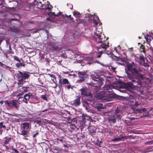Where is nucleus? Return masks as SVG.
Segmentation results:
<instances>
[{
	"instance_id": "1",
	"label": "nucleus",
	"mask_w": 153,
	"mask_h": 153,
	"mask_svg": "<svg viewBox=\"0 0 153 153\" xmlns=\"http://www.w3.org/2000/svg\"><path fill=\"white\" fill-rule=\"evenodd\" d=\"M127 70L126 73L128 79L131 82H124L123 84L124 88L129 92L133 91V86L140 87L142 86V80L146 79L144 74H142L141 68L134 62L128 63L127 64Z\"/></svg>"
},
{
	"instance_id": "2",
	"label": "nucleus",
	"mask_w": 153,
	"mask_h": 153,
	"mask_svg": "<svg viewBox=\"0 0 153 153\" xmlns=\"http://www.w3.org/2000/svg\"><path fill=\"white\" fill-rule=\"evenodd\" d=\"M97 39H93V41L97 43H101L99 47H97L98 53L97 58H100L103 53H106L105 51L109 47V43L108 42H104L102 41V39H99V40L97 41Z\"/></svg>"
},
{
	"instance_id": "3",
	"label": "nucleus",
	"mask_w": 153,
	"mask_h": 153,
	"mask_svg": "<svg viewBox=\"0 0 153 153\" xmlns=\"http://www.w3.org/2000/svg\"><path fill=\"white\" fill-rule=\"evenodd\" d=\"M111 89L110 87H108L106 89V91L103 99L104 101H110L113 99H117L120 100H123L124 97L119 96L115 93H110Z\"/></svg>"
},
{
	"instance_id": "4",
	"label": "nucleus",
	"mask_w": 153,
	"mask_h": 153,
	"mask_svg": "<svg viewBox=\"0 0 153 153\" xmlns=\"http://www.w3.org/2000/svg\"><path fill=\"white\" fill-rule=\"evenodd\" d=\"M31 124L30 122H25L21 124L20 134L24 137H27Z\"/></svg>"
},
{
	"instance_id": "5",
	"label": "nucleus",
	"mask_w": 153,
	"mask_h": 153,
	"mask_svg": "<svg viewBox=\"0 0 153 153\" xmlns=\"http://www.w3.org/2000/svg\"><path fill=\"white\" fill-rule=\"evenodd\" d=\"M86 84L89 86H91L89 87L91 88V91L94 95L100 89L103 83H94L93 81H91L90 82L86 83Z\"/></svg>"
},
{
	"instance_id": "6",
	"label": "nucleus",
	"mask_w": 153,
	"mask_h": 153,
	"mask_svg": "<svg viewBox=\"0 0 153 153\" xmlns=\"http://www.w3.org/2000/svg\"><path fill=\"white\" fill-rule=\"evenodd\" d=\"M4 103L7 109L15 108L17 110L19 108V105L18 103V101L16 100L8 101L5 100Z\"/></svg>"
},
{
	"instance_id": "7",
	"label": "nucleus",
	"mask_w": 153,
	"mask_h": 153,
	"mask_svg": "<svg viewBox=\"0 0 153 153\" xmlns=\"http://www.w3.org/2000/svg\"><path fill=\"white\" fill-rule=\"evenodd\" d=\"M18 72L19 74H16V77L17 79H19L21 81H23L24 80L28 79L30 77L29 74L27 72H22L20 71H18Z\"/></svg>"
},
{
	"instance_id": "8",
	"label": "nucleus",
	"mask_w": 153,
	"mask_h": 153,
	"mask_svg": "<svg viewBox=\"0 0 153 153\" xmlns=\"http://www.w3.org/2000/svg\"><path fill=\"white\" fill-rule=\"evenodd\" d=\"M81 95L83 97H88L90 98L93 97V94L88 91V88L86 87H83L80 90Z\"/></svg>"
},
{
	"instance_id": "9",
	"label": "nucleus",
	"mask_w": 153,
	"mask_h": 153,
	"mask_svg": "<svg viewBox=\"0 0 153 153\" xmlns=\"http://www.w3.org/2000/svg\"><path fill=\"white\" fill-rule=\"evenodd\" d=\"M107 87H105L104 88V90L103 91H99L97 92L96 94L94 95V96L98 99L100 100L102 99L103 100L104 96H105Z\"/></svg>"
},
{
	"instance_id": "10",
	"label": "nucleus",
	"mask_w": 153,
	"mask_h": 153,
	"mask_svg": "<svg viewBox=\"0 0 153 153\" xmlns=\"http://www.w3.org/2000/svg\"><path fill=\"white\" fill-rule=\"evenodd\" d=\"M69 84L68 80L66 79H62L60 77L59 79L58 86L59 88V91H60L62 87V85H66Z\"/></svg>"
},
{
	"instance_id": "11",
	"label": "nucleus",
	"mask_w": 153,
	"mask_h": 153,
	"mask_svg": "<svg viewBox=\"0 0 153 153\" xmlns=\"http://www.w3.org/2000/svg\"><path fill=\"white\" fill-rule=\"evenodd\" d=\"M91 78L92 80L95 82V83H103V82L104 81V79H101L99 76L96 74L92 75Z\"/></svg>"
},
{
	"instance_id": "12",
	"label": "nucleus",
	"mask_w": 153,
	"mask_h": 153,
	"mask_svg": "<svg viewBox=\"0 0 153 153\" xmlns=\"http://www.w3.org/2000/svg\"><path fill=\"white\" fill-rule=\"evenodd\" d=\"M78 76L80 79L78 81L79 82H80L84 80L88 76L87 75L85 72H79L78 73Z\"/></svg>"
},
{
	"instance_id": "13",
	"label": "nucleus",
	"mask_w": 153,
	"mask_h": 153,
	"mask_svg": "<svg viewBox=\"0 0 153 153\" xmlns=\"http://www.w3.org/2000/svg\"><path fill=\"white\" fill-rule=\"evenodd\" d=\"M80 96H77L76 99L73 101L71 102V105L75 107H77L80 105L81 102Z\"/></svg>"
},
{
	"instance_id": "14",
	"label": "nucleus",
	"mask_w": 153,
	"mask_h": 153,
	"mask_svg": "<svg viewBox=\"0 0 153 153\" xmlns=\"http://www.w3.org/2000/svg\"><path fill=\"white\" fill-rule=\"evenodd\" d=\"M146 109L145 108L141 109L131 108L130 110L131 113H141L142 112L146 111Z\"/></svg>"
},
{
	"instance_id": "15",
	"label": "nucleus",
	"mask_w": 153,
	"mask_h": 153,
	"mask_svg": "<svg viewBox=\"0 0 153 153\" xmlns=\"http://www.w3.org/2000/svg\"><path fill=\"white\" fill-rule=\"evenodd\" d=\"M34 96L33 95L32 93L29 92L27 94H26L24 97H20L19 99H24L25 100H29L30 98H34Z\"/></svg>"
},
{
	"instance_id": "16",
	"label": "nucleus",
	"mask_w": 153,
	"mask_h": 153,
	"mask_svg": "<svg viewBox=\"0 0 153 153\" xmlns=\"http://www.w3.org/2000/svg\"><path fill=\"white\" fill-rule=\"evenodd\" d=\"M149 62L146 58H145V59L143 61H140V64L145 67H149Z\"/></svg>"
},
{
	"instance_id": "17",
	"label": "nucleus",
	"mask_w": 153,
	"mask_h": 153,
	"mask_svg": "<svg viewBox=\"0 0 153 153\" xmlns=\"http://www.w3.org/2000/svg\"><path fill=\"white\" fill-rule=\"evenodd\" d=\"M96 128L94 126L90 127L88 128L89 132L92 135H94L96 133Z\"/></svg>"
},
{
	"instance_id": "18",
	"label": "nucleus",
	"mask_w": 153,
	"mask_h": 153,
	"mask_svg": "<svg viewBox=\"0 0 153 153\" xmlns=\"http://www.w3.org/2000/svg\"><path fill=\"white\" fill-rule=\"evenodd\" d=\"M127 138V137H124L122 134L120 135L119 136V137H115L114 139H113L111 140V141L113 142L120 141L123 140V139H126V138Z\"/></svg>"
},
{
	"instance_id": "19",
	"label": "nucleus",
	"mask_w": 153,
	"mask_h": 153,
	"mask_svg": "<svg viewBox=\"0 0 153 153\" xmlns=\"http://www.w3.org/2000/svg\"><path fill=\"white\" fill-rule=\"evenodd\" d=\"M78 123H79L78 125L79 128L81 130L85 126V121L83 119L82 120H79Z\"/></svg>"
},
{
	"instance_id": "20",
	"label": "nucleus",
	"mask_w": 153,
	"mask_h": 153,
	"mask_svg": "<svg viewBox=\"0 0 153 153\" xmlns=\"http://www.w3.org/2000/svg\"><path fill=\"white\" fill-rule=\"evenodd\" d=\"M49 45L50 46H52L53 48V51H57L59 50L58 47L55 45V44L54 43L52 42H50L49 43Z\"/></svg>"
},
{
	"instance_id": "21",
	"label": "nucleus",
	"mask_w": 153,
	"mask_h": 153,
	"mask_svg": "<svg viewBox=\"0 0 153 153\" xmlns=\"http://www.w3.org/2000/svg\"><path fill=\"white\" fill-rule=\"evenodd\" d=\"M142 34L144 35L145 38H153V33H149V34L143 33Z\"/></svg>"
},
{
	"instance_id": "22",
	"label": "nucleus",
	"mask_w": 153,
	"mask_h": 153,
	"mask_svg": "<svg viewBox=\"0 0 153 153\" xmlns=\"http://www.w3.org/2000/svg\"><path fill=\"white\" fill-rule=\"evenodd\" d=\"M96 32L94 33V34L95 36H98V38H101V34L102 33H101V31H98L97 30V29L96 27Z\"/></svg>"
},
{
	"instance_id": "23",
	"label": "nucleus",
	"mask_w": 153,
	"mask_h": 153,
	"mask_svg": "<svg viewBox=\"0 0 153 153\" xmlns=\"http://www.w3.org/2000/svg\"><path fill=\"white\" fill-rule=\"evenodd\" d=\"M95 18L97 19H94L93 22V23L94 24V26H95V27H96V26L98 25V22L99 21V20L98 19V17L97 16H95Z\"/></svg>"
},
{
	"instance_id": "24",
	"label": "nucleus",
	"mask_w": 153,
	"mask_h": 153,
	"mask_svg": "<svg viewBox=\"0 0 153 153\" xmlns=\"http://www.w3.org/2000/svg\"><path fill=\"white\" fill-rule=\"evenodd\" d=\"M82 119L84 120H90L91 119V118L90 116H87L86 114H82Z\"/></svg>"
},
{
	"instance_id": "25",
	"label": "nucleus",
	"mask_w": 153,
	"mask_h": 153,
	"mask_svg": "<svg viewBox=\"0 0 153 153\" xmlns=\"http://www.w3.org/2000/svg\"><path fill=\"white\" fill-rule=\"evenodd\" d=\"M122 111L120 110V109L119 108L118 106H117V108L115 109L114 111V114H122Z\"/></svg>"
},
{
	"instance_id": "26",
	"label": "nucleus",
	"mask_w": 153,
	"mask_h": 153,
	"mask_svg": "<svg viewBox=\"0 0 153 153\" xmlns=\"http://www.w3.org/2000/svg\"><path fill=\"white\" fill-rule=\"evenodd\" d=\"M25 64L23 62H20L17 63L16 64V66L17 68H20V66H23L25 67Z\"/></svg>"
},
{
	"instance_id": "27",
	"label": "nucleus",
	"mask_w": 153,
	"mask_h": 153,
	"mask_svg": "<svg viewBox=\"0 0 153 153\" xmlns=\"http://www.w3.org/2000/svg\"><path fill=\"white\" fill-rule=\"evenodd\" d=\"M5 140H4V143L5 144H7L10 140L11 139V137H6L4 138Z\"/></svg>"
},
{
	"instance_id": "28",
	"label": "nucleus",
	"mask_w": 153,
	"mask_h": 153,
	"mask_svg": "<svg viewBox=\"0 0 153 153\" xmlns=\"http://www.w3.org/2000/svg\"><path fill=\"white\" fill-rule=\"evenodd\" d=\"M142 152L143 153H146L147 152H150L152 151V150H149L148 147H146L144 149H143L142 150Z\"/></svg>"
},
{
	"instance_id": "29",
	"label": "nucleus",
	"mask_w": 153,
	"mask_h": 153,
	"mask_svg": "<svg viewBox=\"0 0 153 153\" xmlns=\"http://www.w3.org/2000/svg\"><path fill=\"white\" fill-rule=\"evenodd\" d=\"M121 114H114L113 116L116 119H117L119 121V120H120L121 116L120 115Z\"/></svg>"
},
{
	"instance_id": "30",
	"label": "nucleus",
	"mask_w": 153,
	"mask_h": 153,
	"mask_svg": "<svg viewBox=\"0 0 153 153\" xmlns=\"http://www.w3.org/2000/svg\"><path fill=\"white\" fill-rule=\"evenodd\" d=\"M28 87H23L22 89H20V91L22 92L21 93L22 95V93H23L26 92L27 91V88H28Z\"/></svg>"
},
{
	"instance_id": "31",
	"label": "nucleus",
	"mask_w": 153,
	"mask_h": 153,
	"mask_svg": "<svg viewBox=\"0 0 153 153\" xmlns=\"http://www.w3.org/2000/svg\"><path fill=\"white\" fill-rule=\"evenodd\" d=\"M22 95V94L19 93V94H18L17 92H14L12 94L11 96L12 97H15L16 96H18V95Z\"/></svg>"
},
{
	"instance_id": "32",
	"label": "nucleus",
	"mask_w": 153,
	"mask_h": 153,
	"mask_svg": "<svg viewBox=\"0 0 153 153\" xmlns=\"http://www.w3.org/2000/svg\"><path fill=\"white\" fill-rule=\"evenodd\" d=\"M116 119L114 117L112 116V117L110 119V121L112 122L113 123H115L116 122Z\"/></svg>"
},
{
	"instance_id": "33",
	"label": "nucleus",
	"mask_w": 153,
	"mask_h": 153,
	"mask_svg": "<svg viewBox=\"0 0 153 153\" xmlns=\"http://www.w3.org/2000/svg\"><path fill=\"white\" fill-rule=\"evenodd\" d=\"M41 98L43 100H45L46 101H48L47 98L46 97V96L45 95H41Z\"/></svg>"
},
{
	"instance_id": "34",
	"label": "nucleus",
	"mask_w": 153,
	"mask_h": 153,
	"mask_svg": "<svg viewBox=\"0 0 153 153\" xmlns=\"http://www.w3.org/2000/svg\"><path fill=\"white\" fill-rule=\"evenodd\" d=\"M17 41V40H16V41H15V40H13V39L12 41H11L10 45L11 46V45H13L14 46H16L15 43H16V42Z\"/></svg>"
},
{
	"instance_id": "35",
	"label": "nucleus",
	"mask_w": 153,
	"mask_h": 153,
	"mask_svg": "<svg viewBox=\"0 0 153 153\" xmlns=\"http://www.w3.org/2000/svg\"><path fill=\"white\" fill-rule=\"evenodd\" d=\"M95 108L99 111H101L104 108L100 106H97L95 107Z\"/></svg>"
},
{
	"instance_id": "36",
	"label": "nucleus",
	"mask_w": 153,
	"mask_h": 153,
	"mask_svg": "<svg viewBox=\"0 0 153 153\" xmlns=\"http://www.w3.org/2000/svg\"><path fill=\"white\" fill-rule=\"evenodd\" d=\"M73 14L74 16L76 17L77 16L79 15L80 13L78 12L74 11L73 12Z\"/></svg>"
},
{
	"instance_id": "37",
	"label": "nucleus",
	"mask_w": 153,
	"mask_h": 153,
	"mask_svg": "<svg viewBox=\"0 0 153 153\" xmlns=\"http://www.w3.org/2000/svg\"><path fill=\"white\" fill-rule=\"evenodd\" d=\"M152 144H153V140L146 142L145 143V144L146 145H149Z\"/></svg>"
},
{
	"instance_id": "38",
	"label": "nucleus",
	"mask_w": 153,
	"mask_h": 153,
	"mask_svg": "<svg viewBox=\"0 0 153 153\" xmlns=\"http://www.w3.org/2000/svg\"><path fill=\"white\" fill-rule=\"evenodd\" d=\"M146 42L150 45L151 42L152 41V39H145Z\"/></svg>"
},
{
	"instance_id": "39",
	"label": "nucleus",
	"mask_w": 153,
	"mask_h": 153,
	"mask_svg": "<svg viewBox=\"0 0 153 153\" xmlns=\"http://www.w3.org/2000/svg\"><path fill=\"white\" fill-rule=\"evenodd\" d=\"M3 122H1L0 123V128H3L4 129H5L6 128L5 126L3 125Z\"/></svg>"
},
{
	"instance_id": "40",
	"label": "nucleus",
	"mask_w": 153,
	"mask_h": 153,
	"mask_svg": "<svg viewBox=\"0 0 153 153\" xmlns=\"http://www.w3.org/2000/svg\"><path fill=\"white\" fill-rule=\"evenodd\" d=\"M87 101H88L90 102H93L94 100L93 99V97L92 98H90L89 97V98H87L86 100Z\"/></svg>"
},
{
	"instance_id": "41",
	"label": "nucleus",
	"mask_w": 153,
	"mask_h": 153,
	"mask_svg": "<svg viewBox=\"0 0 153 153\" xmlns=\"http://www.w3.org/2000/svg\"><path fill=\"white\" fill-rule=\"evenodd\" d=\"M10 39H7L6 40V43L7 45H10Z\"/></svg>"
},
{
	"instance_id": "42",
	"label": "nucleus",
	"mask_w": 153,
	"mask_h": 153,
	"mask_svg": "<svg viewBox=\"0 0 153 153\" xmlns=\"http://www.w3.org/2000/svg\"><path fill=\"white\" fill-rule=\"evenodd\" d=\"M140 51L141 52H144V47L143 45L141 44L140 47Z\"/></svg>"
},
{
	"instance_id": "43",
	"label": "nucleus",
	"mask_w": 153,
	"mask_h": 153,
	"mask_svg": "<svg viewBox=\"0 0 153 153\" xmlns=\"http://www.w3.org/2000/svg\"><path fill=\"white\" fill-rule=\"evenodd\" d=\"M18 85H19V86H21L23 84V81H20L19 80V79H18Z\"/></svg>"
},
{
	"instance_id": "44",
	"label": "nucleus",
	"mask_w": 153,
	"mask_h": 153,
	"mask_svg": "<svg viewBox=\"0 0 153 153\" xmlns=\"http://www.w3.org/2000/svg\"><path fill=\"white\" fill-rule=\"evenodd\" d=\"M121 61L123 62H126L127 61V59L126 57L121 58Z\"/></svg>"
},
{
	"instance_id": "45",
	"label": "nucleus",
	"mask_w": 153,
	"mask_h": 153,
	"mask_svg": "<svg viewBox=\"0 0 153 153\" xmlns=\"http://www.w3.org/2000/svg\"><path fill=\"white\" fill-rule=\"evenodd\" d=\"M12 150L13 152H14L15 153H19V152L15 148H12Z\"/></svg>"
},
{
	"instance_id": "46",
	"label": "nucleus",
	"mask_w": 153,
	"mask_h": 153,
	"mask_svg": "<svg viewBox=\"0 0 153 153\" xmlns=\"http://www.w3.org/2000/svg\"><path fill=\"white\" fill-rule=\"evenodd\" d=\"M13 57H14V59L15 60H16V61L19 62H20V60L18 58V57H17L16 56H14Z\"/></svg>"
},
{
	"instance_id": "47",
	"label": "nucleus",
	"mask_w": 153,
	"mask_h": 153,
	"mask_svg": "<svg viewBox=\"0 0 153 153\" xmlns=\"http://www.w3.org/2000/svg\"><path fill=\"white\" fill-rule=\"evenodd\" d=\"M149 116V112H147L145 114H143V115L142 116H140V117H148Z\"/></svg>"
},
{
	"instance_id": "48",
	"label": "nucleus",
	"mask_w": 153,
	"mask_h": 153,
	"mask_svg": "<svg viewBox=\"0 0 153 153\" xmlns=\"http://www.w3.org/2000/svg\"><path fill=\"white\" fill-rule=\"evenodd\" d=\"M36 122L37 124H42V122L41 120H37L36 121Z\"/></svg>"
},
{
	"instance_id": "49",
	"label": "nucleus",
	"mask_w": 153,
	"mask_h": 153,
	"mask_svg": "<svg viewBox=\"0 0 153 153\" xmlns=\"http://www.w3.org/2000/svg\"><path fill=\"white\" fill-rule=\"evenodd\" d=\"M65 88H67L68 90H69L70 88H71L72 89H73V88L71 87V86L70 85H65Z\"/></svg>"
},
{
	"instance_id": "50",
	"label": "nucleus",
	"mask_w": 153,
	"mask_h": 153,
	"mask_svg": "<svg viewBox=\"0 0 153 153\" xmlns=\"http://www.w3.org/2000/svg\"><path fill=\"white\" fill-rule=\"evenodd\" d=\"M65 16L67 18H69L70 19L72 20V21H73V19H74V18H73V17H71V15H69V16H68L67 15H65Z\"/></svg>"
},
{
	"instance_id": "51",
	"label": "nucleus",
	"mask_w": 153,
	"mask_h": 153,
	"mask_svg": "<svg viewBox=\"0 0 153 153\" xmlns=\"http://www.w3.org/2000/svg\"><path fill=\"white\" fill-rule=\"evenodd\" d=\"M83 105L87 111H88V112L90 111V109L88 108L86 105H85L84 104H83Z\"/></svg>"
},
{
	"instance_id": "52",
	"label": "nucleus",
	"mask_w": 153,
	"mask_h": 153,
	"mask_svg": "<svg viewBox=\"0 0 153 153\" xmlns=\"http://www.w3.org/2000/svg\"><path fill=\"white\" fill-rule=\"evenodd\" d=\"M39 134V132H38V131H36V133H35V134H34L33 135V137L34 138H35L37 135H38V134Z\"/></svg>"
},
{
	"instance_id": "53",
	"label": "nucleus",
	"mask_w": 153,
	"mask_h": 153,
	"mask_svg": "<svg viewBox=\"0 0 153 153\" xmlns=\"http://www.w3.org/2000/svg\"><path fill=\"white\" fill-rule=\"evenodd\" d=\"M139 59L140 60V61H143L144 59H145V58L143 56H140L139 57Z\"/></svg>"
},
{
	"instance_id": "54",
	"label": "nucleus",
	"mask_w": 153,
	"mask_h": 153,
	"mask_svg": "<svg viewBox=\"0 0 153 153\" xmlns=\"http://www.w3.org/2000/svg\"><path fill=\"white\" fill-rule=\"evenodd\" d=\"M83 102L84 103V104H86L88 106L89 105V104L88 102V101H87V100H84L83 101Z\"/></svg>"
},
{
	"instance_id": "55",
	"label": "nucleus",
	"mask_w": 153,
	"mask_h": 153,
	"mask_svg": "<svg viewBox=\"0 0 153 153\" xmlns=\"http://www.w3.org/2000/svg\"><path fill=\"white\" fill-rule=\"evenodd\" d=\"M53 7L51 5H48V7L47 8V9L50 10H51V9Z\"/></svg>"
},
{
	"instance_id": "56",
	"label": "nucleus",
	"mask_w": 153,
	"mask_h": 153,
	"mask_svg": "<svg viewBox=\"0 0 153 153\" xmlns=\"http://www.w3.org/2000/svg\"><path fill=\"white\" fill-rule=\"evenodd\" d=\"M51 77H52L54 79H56L55 76L53 74H48Z\"/></svg>"
},
{
	"instance_id": "57",
	"label": "nucleus",
	"mask_w": 153,
	"mask_h": 153,
	"mask_svg": "<svg viewBox=\"0 0 153 153\" xmlns=\"http://www.w3.org/2000/svg\"><path fill=\"white\" fill-rule=\"evenodd\" d=\"M97 144L99 146H100V145L101 144V143H102V141H99V140H97Z\"/></svg>"
},
{
	"instance_id": "58",
	"label": "nucleus",
	"mask_w": 153,
	"mask_h": 153,
	"mask_svg": "<svg viewBox=\"0 0 153 153\" xmlns=\"http://www.w3.org/2000/svg\"><path fill=\"white\" fill-rule=\"evenodd\" d=\"M37 4L38 5H39V4H40L41 7H42L43 4H42V2L40 1H37Z\"/></svg>"
},
{
	"instance_id": "59",
	"label": "nucleus",
	"mask_w": 153,
	"mask_h": 153,
	"mask_svg": "<svg viewBox=\"0 0 153 153\" xmlns=\"http://www.w3.org/2000/svg\"><path fill=\"white\" fill-rule=\"evenodd\" d=\"M124 137H127V138H126V139H129V138H133V136L131 135L130 136H124Z\"/></svg>"
},
{
	"instance_id": "60",
	"label": "nucleus",
	"mask_w": 153,
	"mask_h": 153,
	"mask_svg": "<svg viewBox=\"0 0 153 153\" xmlns=\"http://www.w3.org/2000/svg\"><path fill=\"white\" fill-rule=\"evenodd\" d=\"M149 150H152V151L153 150V146H152L147 147Z\"/></svg>"
},
{
	"instance_id": "61",
	"label": "nucleus",
	"mask_w": 153,
	"mask_h": 153,
	"mask_svg": "<svg viewBox=\"0 0 153 153\" xmlns=\"http://www.w3.org/2000/svg\"><path fill=\"white\" fill-rule=\"evenodd\" d=\"M105 36L104 34H103L102 33H101V38H105Z\"/></svg>"
},
{
	"instance_id": "62",
	"label": "nucleus",
	"mask_w": 153,
	"mask_h": 153,
	"mask_svg": "<svg viewBox=\"0 0 153 153\" xmlns=\"http://www.w3.org/2000/svg\"><path fill=\"white\" fill-rule=\"evenodd\" d=\"M56 139L58 141H60L62 143L63 142V140L62 139H59V138H57Z\"/></svg>"
},
{
	"instance_id": "63",
	"label": "nucleus",
	"mask_w": 153,
	"mask_h": 153,
	"mask_svg": "<svg viewBox=\"0 0 153 153\" xmlns=\"http://www.w3.org/2000/svg\"><path fill=\"white\" fill-rule=\"evenodd\" d=\"M52 14L54 16H59V14H57L56 15L55 14V13L54 12H52Z\"/></svg>"
},
{
	"instance_id": "64",
	"label": "nucleus",
	"mask_w": 153,
	"mask_h": 153,
	"mask_svg": "<svg viewBox=\"0 0 153 153\" xmlns=\"http://www.w3.org/2000/svg\"><path fill=\"white\" fill-rule=\"evenodd\" d=\"M116 68L115 67H112V66L111 67V69L112 70L114 71H115V70Z\"/></svg>"
}]
</instances>
